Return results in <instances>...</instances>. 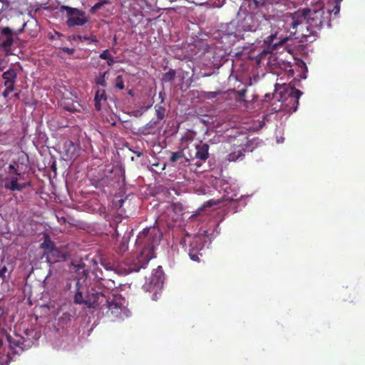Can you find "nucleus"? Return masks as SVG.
<instances>
[{
  "label": "nucleus",
  "mask_w": 365,
  "mask_h": 365,
  "mask_svg": "<svg viewBox=\"0 0 365 365\" xmlns=\"http://www.w3.org/2000/svg\"><path fill=\"white\" fill-rule=\"evenodd\" d=\"M220 94H221V92H215V91H203L202 92V96L208 100L215 98Z\"/></svg>",
  "instance_id": "27"
},
{
  "label": "nucleus",
  "mask_w": 365,
  "mask_h": 365,
  "mask_svg": "<svg viewBox=\"0 0 365 365\" xmlns=\"http://www.w3.org/2000/svg\"><path fill=\"white\" fill-rule=\"evenodd\" d=\"M135 153H136L138 157L142 155V153L141 152H135Z\"/></svg>",
  "instance_id": "44"
},
{
  "label": "nucleus",
  "mask_w": 365,
  "mask_h": 365,
  "mask_svg": "<svg viewBox=\"0 0 365 365\" xmlns=\"http://www.w3.org/2000/svg\"><path fill=\"white\" fill-rule=\"evenodd\" d=\"M257 7L263 6L266 4H274L277 0H252Z\"/></svg>",
  "instance_id": "29"
},
{
  "label": "nucleus",
  "mask_w": 365,
  "mask_h": 365,
  "mask_svg": "<svg viewBox=\"0 0 365 365\" xmlns=\"http://www.w3.org/2000/svg\"><path fill=\"white\" fill-rule=\"evenodd\" d=\"M4 80V84L15 83L17 78V72L14 68H9L2 74Z\"/></svg>",
  "instance_id": "15"
},
{
  "label": "nucleus",
  "mask_w": 365,
  "mask_h": 365,
  "mask_svg": "<svg viewBox=\"0 0 365 365\" xmlns=\"http://www.w3.org/2000/svg\"><path fill=\"white\" fill-rule=\"evenodd\" d=\"M110 54L109 53V51L108 49L104 50L100 55L99 58L101 59L107 60L110 58Z\"/></svg>",
  "instance_id": "32"
},
{
  "label": "nucleus",
  "mask_w": 365,
  "mask_h": 365,
  "mask_svg": "<svg viewBox=\"0 0 365 365\" xmlns=\"http://www.w3.org/2000/svg\"><path fill=\"white\" fill-rule=\"evenodd\" d=\"M189 150L188 158H186V162L190 160L196 159L197 161L195 163L197 167H200L209 158V145L206 143H200L195 145L194 149Z\"/></svg>",
  "instance_id": "8"
},
{
  "label": "nucleus",
  "mask_w": 365,
  "mask_h": 365,
  "mask_svg": "<svg viewBox=\"0 0 365 365\" xmlns=\"http://www.w3.org/2000/svg\"><path fill=\"white\" fill-rule=\"evenodd\" d=\"M107 100V96H106V91L105 90L103 89H98L96 92V94H95V98H94V101H106Z\"/></svg>",
  "instance_id": "24"
},
{
  "label": "nucleus",
  "mask_w": 365,
  "mask_h": 365,
  "mask_svg": "<svg viewBox=\"0 0 365 365\" xmlns=\"http://www.w3.org/2000/svg\"><path fill=\"white\" fill-rule=\"evenodd\" d=\"M8 340L9 341L10 346L12 348L20 347L22 344L19 340L16 341L13 339L11 336H8Z\"/></svg>",
  "instance_id": "31"
},
{
  "label": "nucleus",
  "mask_w": 365,
  "mask_h": 365,
  "mask_svg": "<svg viewBox=\"0 0 365 365\" xmlns=\"http://www.w3.org/2000/svg\"><path fill=\"white\" fill-rule=\"evenodd\" d=\"M330 16V12L324 11L322 7L299 9L286 14V29L290 36L299 39L300 42H312L313 40L309 38L314 39L324 26H331Z\"/></svg>",
  "instance_id": "1"
},
{
  "label": "nucleus",
  "mask_w": 365,
  "mask_h": 365,
  "mask_svg": "<svg viewBox=\"0 0 365 365\" xmlns=\"http://www.w3.org/2000/svg\"><path fill=\"white\" fill-rule=\"evenodd\" d=\"M185 158L186 160V158H188V156H186L185 154L183 153V151H178V152H172L171 155L170 157V163L174 165L177 161L182 158Z\"/></svg>",
  "instance_id": "18"
},
{
  "label": "nucleus",
  "mask_w": 365,
  "mask_h": 365,
  "mask_svg": "<svg viewBox=\"0 0 365 365\" xmlns=\"http://www.w3.org/2000/svg\"><path fill=\"white\" fill-rule=\"evenodd\" d=\"M248 139L244 134H240L237 136H230L227 143L230 147V153L227 155L229 161H236L244 156L245 147Z\"/></svg>",
  "instance_id": "6"
},
{
  "label": "nucleus",
  "mask_w": 365,
  "mask_h": 365,
  "mask_svg": "<svg viewBox=\"0 0 365 365\" xmlns=\"http://www.w3.org/2000/svg\"><path fill=\"white\" fill-rule=\"evenodd\" d=\"M107 73H108V71L102 72V73H100L99 76H98L96 78V83L98 85H100V86H101L103 87H106L107 83H106V76L107 75Z\"/></svg>",
  "instance_id": "22"
},
{
  "label": "nucleus",
  "mask_w": 365,
  "mask_h": 365,
  "mask_svg": "<svg viewBox=\"0 0 365 365\" xmlns=\"http://www.w3.org/2000/svg\"><path fill=\"white\" fill-rule=\"evenodd\" d=\"M84 268H85V264L83 262H81L76 265V270L80 271L81 269H83V271H82L83 274L86 275L88 273V271H86Z\"/></svg>",
  "instance_id": "34"
},
{
  "label": "nucleus",
  "mask_w": 365,
  "mask_h": 365,
  "mask_svg": "<svg viewBox=\"0 0 365 365\" xmlns=\"http://www.w3.org/2000/svg\"><path fill=\"white\" fill-rule=\"evenodd\" d=\"M164 280V273L162 267L158 266L157 269H154L150 277V284L156 287H160Z\"/></svg>",
  "instance_id": "14"
},
{
  "label": "nucleus",
  "mask_w": 365,
  "mask_h": 365,
  "mask_svg": "<svg viewBox=\"0 0 365 365\" xmlns=\"http://www.w3.org/2000/svg\"><path fill=\"white\" fill-rule=\"evenodd\" d=\"M110 3L109 0H101V1L96 3L94 6H93L90 9V13L94 14L98 10H99L103 5L108 4Z\"/></svg>",
  "instance_id": "23"
},
{
  "label": "nucleus",
  "mask_w": 365,
  "mask_h": 365,
  "mask_svg": "<svg viewBox=\"0 0 365 365\" xmlns=\"http://www.w3.org/2000/svg\"><path fill=\"white\" fill-rule=\"evenodd\" d=\"M55 247V244L50 239L49 236L46 235L44 241L41 244L40 247L44 250L43 256H45L48 252H49L51 249Z\"/></svg>",
  "instance_id": "16"
},
{
  "label": "nucleus",
  "mask_w": 365,
  "mask_h": 365,
  "mask_svg": "<svg viewBox=\"0 0 365 365\" xmlns=\"http://www.w3.org/2000/svg\"><path fill=\"white\" fill-rule=\"evenodd\" d=\"M114 63H115V60H114V58L112 56H110V58L107 59V64H108V66H111Z\"/></svg>",
  "instance_id": "38"
},
{
  "label": "nucleus",
  "mask_w": 365,
  "mask_h": 365,
  "mask_svg": "<svg viewBox=\"0 0 365 365\" xmlns=\"http://www.w3.org/2000/svg\"><path fill=\"white\" fill-rule=\"evenodd\" d=\"M81 41H87L88 42H91V43H97L98 42V40L96 37V36L95 35H90V36H78V37Z\"/></svg>",
  "instance_id": "28"
},
{
  "label": "nucleus",
  "mask_w": 365,
  "mask_h": 365,
  "mask_svg": "<svg viewBox=\"0 0 365 365\" xmlns=\"http://www.w3.org/2000/svg\"><path fill=\"white\" fill-rule=\"evenodd\" d=\"M7 269L4 266L2 269H0V277H4V274L6 273Z\"/></svg>",
  "instance_id": "40"
},
{
  "label": "nucleus",
  "mask_w": 365,
  "mask_h": 365,
  "mask_svg": "<svg viewBox=\"0 0 365 365\" xmlns=\"http://www.w3.org/2000/svg\"><path fill=\"white\" fill-rule=\"evenodd\" d=\"M61 11H66V25L69 27L81 26L89 21L86 13L76 8H72L68 6H61Z\"/></svg>",
  "instance_id": "7"
},
{
  "label": "nucleus",
  "mask_w": 365,
  "mask_h": 365,
  "mask_svg": "<svg viewBox=\"0 0 365 365\" xmlns=\"http://www.w3.org/2000/svg\"><path fill=\"white\" fill-rule=\"evenodd\" d=\"M69 256L70 255L68 252L55 246L44 257H46L48 263L54 264L59 262L66 261Z\"/></svg>",
  "instance_id": "11"
},
{
  "label": "nucleus",
  "mask_w": 365,
  "mask_h": 365,
  "mask_svg": "<svg viewBox=\"0 0 365 365\" xmlns=\"http://www.w3.org/2000/svg\"><path fill=\"white\" fill-rule=\"evenodd\" d=\"M157 123H158V121L151 120L146 124V127L148 128H154L157 125Z\"/></svg>",
  "instance_id": "37"
},
{
  "label": "nucleus",
  "mask_w": 365,
  "mask_h": 365,
  "mask_svg": "<svg viewBox=\"0 0 365 365\" xmlns=\"http://www.w3.org/2000/svg\"><path fill=\"white\" fill-rule=\"evenodd\" d=\"M95 108L97 110H101V101H95Z\"/></svg>",
  "instance_id": "39"
},
{
  "label": "nucleus",
  "mask_w": 365,
  "mask_h": 365,
  "mask_svg": "<svg viewBox=\"0 0 365 365\" xmlns=\"http://www.w3.org/2000/svg\"><path fill=\"white\" fill-rule=\"evenodd\" d=\"M1 2L4 3L5 0H0Z\"/></svg>",
  "instance_id": "51"
},
{
  "label": "nucleus",
  "mask_w": 365,
  "mask_h": 365,
  "mask_svg": "<svg viewBox=\"0 0 365 365\" xmlns=\"http://www.w3.org/2000/svg\"><path fill=\"white\" fill-rule=\"evenodd\" d=\"M274 38H276L275 35H270L264 39V43L269 46L272 44V48H275L277 45L284 42V41H280L279 42L273 43Z\"/></svg>",
  "instance_id": "25"
},
{
  "label": "nucleus",
  "mask_w": 365,
  "mask_h": 365,
  "mask_svg": "<svg viewBox=\"0 0 365 365\" xmlns=\"http://www.w3.org/2000/svg\"><path fill=\"white\" fill-rule=\"evenodd\" d=\"M62 50L63 51H64L65 53L69 54V55H71L74 53L75 51V49L74 48H68V47H63L62 48Z\"/></svg>",
  "instance_id": "36"
},
{
  "label": "nucleus",
  "mask_w": 365,
  "mask_h": 365,
  "mask_svg": "<svg viewBox=\"0 0 365 365\" xmlns=\"http://www.w3.org/2000/svg\"><path fill=\"white\" fill-rule=\"evenodd\" d=\"M65 147L66 148V152H67L68 156L73 158L76 155V153H75L76 147L71 141L67 142L65 145Z\"/></svg>",
  "instance_id": "21"
},
{
  "label": "nucleus",
  "mask_w": 365,
  "mask_h": 365,
  "mask_svg": "<svg viewBox=\"0 0 365 365\" xmlns=\"http://www.w3.org/2000/svg\"><path fill=\"white\" fill-rule=\"evenodd\" d=\"M115 88L119 90H123L125 88L123 78L121 75H118L115 80Z\"/></svg>",
  "instance_id": "26"
},
{
  "label": "nucleus",
  "mask_w": 365,
  "mask_h": 365,
  "mask_svg": "<svg viewBox=\"0 0 365 365\" xmlns=\"http://www.w3.org/2000/svg\"><path fill=\"white\" fill-rule=\"evenodd\" d=\"M280 97L278 101H282V106L288 112H295L299 105V99L302 92L294 87H287L284 89V93H279Z\"/></svg>",
  "instance_id": "5"
},
{
  "label": "nucleus",
  "mask_w": 365,
  "mask_h": 365,
  "mask_svg": "<svg viewBox=\"0 0 365 365\" xmlns=\"http://www.w3.org/2000/svg\"><path fill=\"white\" fill-rule=\"evenodd\" d=\"M21 31H22V29L19 30V32L15 33V34H16V35H17V34H19V33H21Z\"/></svg>",
  "instance_id": "50"
},
{
  "label": "nucleus",
  "mask_w": 365,
  "mask_h": 365,
  "mask_svg": "<svg viewBox=\"0 0 365 365\" xmlns=\"http://www.w3.org/2000/svg\"><path fill=\"white\" fill-rule=\"evenodd\" d=\"M176 76V71L170 68L168 72L165 73L161 78L162 82L168 83L173 81Z\"/></svg>",
  "instance_id": "17"
},
{
  "label": "nucleus",
  "mask_w": 365,
  "mask_h": 365,
  "mask_svg": "<svg viewBox=\"0 0 365 365\" xmlns=\"http://www.w3.org/2000/svg\"><path fill=\"white\" fill-rule=\"evenodd\" d=\"M83 282L79 279L76 282L73 297L74 304L83 305L88 309H96L99 307V303L106 302V292L98 287L89 288Z\"/></svg>",
  "instance_id": "3"
},
{
  "label": "nucleus",
  "mask_w": 365,
  "mask_h": 365,
  "mask_svg": "<svg viewBox=\"0 0 365 365\" xmlns=\"http://www.w3.org/2000/svg\"><path fill=\"white\" fill-rule=\"evenodd\" d=\"M160 240V234L155 227L144 229L136 239L138 253L133 259L126 262L128 271L136 272L145 268L149 261L155 257V249Z\"/></svg>",
  "instance_id": "2"
},
{
  "label": "nucleus",
  "mask_w": 365,
  "mask_h": 365,
  "mask_svg": "<svg viewBox=\"0 0 365 365\" xmlns=\"http://www.w3.org/2000/svg\"><path fill=\"white\" fill-rule=\"evenodd\" d=\"M66 288H67L68 289H71V284H68L66 285Z\"/></svg>",
  "instance_id": "48"
},
{
  "label": "nucleus",
  "mask_w": 365,
  "mask_h": 365,
  "mask_svg": "<svg viewBox=\"0 0 365 365\" xmlns=\"http://www.w3.org/2000/svg\"><path fill=\"white\" fill-rule=\"evenodd\" d=\"M106 302L99 303V307L96 309H102L103 312L106 311V314L113 318H121L123 314L125 307L122 305L120 299L114 296H110V293H106Z\"/></svg>",
  "instance_id": "4"
},
{
  "label": "nucleus",
  "mask_w": 365,
  "mask_h": 365,
  "mask_svg": "<svg viewBox=\"0 0 365 365\" xmlns=\"http://www.w3.org/2000/svg\"><path fill=\"white\" fill-rule=\"evenodd\" d=\"M220 202V200H210L205 202L204 206L205 207H212L218 205Z\"/></svg>",
  "instance_id": "33"
},
{
  "label": "nucleus",
  "mask_w": 365,
  "mask_h": 365,
  "mask_svg": "<svg viewBox=\"0 0 365 365\" xmlns=\"http://www.w3.org/2000/svg\"><path fill=\"white\" fill-rule=\"evenodd\" d=\"M203 247L204 244L201 237L194 236L192 237L187 250L190 259L199 262L200 257L202 256L201 251Z\"/></svg>",
  "instance_id": "9"
},
{
  "label": "nucleus",
  "mask_w": 365,
  "mask_h": 365,
  "mask_svg": "<svg viewBox=\"0 0 365 365\" xmlns=\"http://www.w3.org/2000/svg\"><path fill=\"white\" fill-rule=\"evenodd\" d=\"M1 34L6 36V38L1 41L0 46L5 51H8L11 48V46L14 43V32L9 27H4L1 31Z\"/></svg>",
  "instance_id": "13"
},
{
  "label": "nucleus",
  "mask_w": 365,
  "mask_h": 365,
  "mask_svg": "<svg viewBox=\"0 0 365 365\" xmlns=\"http://www.w3.org/2000/svg\"><path fill=\"white\" fill-rule=\"evenodd\" d=\"M155 110L159 120H163L165 117L166 110L164 106L157 104L155 106Z\"/></svg>",
  "instance_id": "20"
},
{
  "label": "nucleus",
  "mask_w": 365,
  "mask_h": 365,
  "mask_svg": "<svg viewBox=\"0 0 365 365\" xmlns=\"http://www.w3.org/2000/svg\"><path fill=\"white\" fill-rule=\"evenodd\" d=\"M14 84L15 83H8L4 84V86L6 87V90H7L9 93L14 91Z\"/></svg>",
  "instance_id": "35"
},
{
  "label": "nucleus",
  "mask_w": 365,
  "mask_h": 365,
  "mask_svg": "<svg viewBox=\"0 0 365 365\" xmlns=\"http://www.w3.org/2000/svg\"><path fill=\"white\" fill-rule=\"evenodd\" d=\"M2 180H4L2 175H0V182L2 183Z\"/></svg>",
  "instance_id": "47"
},
{
  "label": "nucleus",
  "mask_w": 365,
  "mask_h": 365,
  "mask_svg": "<svg viewBox=\"0 0 365 365\" xmlns=\"http://www.w3.org/2000/svg\"><path fill=\"white\" fill-rule=\"evenodd\" d=\"M165 168H166V163H164L163 164V165H162L161 168H160V170H161V171L164 170L165 169Z\"/></svg>",
  "instance_id": "42"
},
{
  "label": "nucleus",
  "mask_w": 365,
  "mask_h": 365,
  "mask_svg": "<svg viewBox=\"0 0 365 365\" xmlns=\"http://www.w3.org/2000/svg\"><path fill=\"white\" fill-rule=\"evenodd\" d=\"M9 93H10L7 90L4 89V91L2 93V96H4V98H6L9 96Z\"/></svg>",
  "instance_id": "41"
},
{
  "label": "nucleus",
  "mask_w": 365,
  "mask_h": 365,
  "mask_svg": "<svg viewBox=\"0 0 365 365\" xmlns=\"http://www.w3.org/2000/svg\"><path fill=\"white\" fill-rule=\"evenodd\" d=\"M14 96L15 98H18L19 97V93H16Z\"/></svg>",
  "instance_id": "46"
},
{
  "label": "nucleus",
  "mask_w": 365,
  "mask_h": 365,
  "mask_svg": "<svg viewBox=\"0 0 365 365\" xmlns=\"http://www.w3.org/2000/svg\"><path fill=\"white\" fill-rule=\"evenodd\" d=\"M19 176H20V173H13L4 178V180H2L4 187L11 191L21 192L27 187L31 186L30 182L19 183Z\"/></svg>",
  "instance_id": "10"
},
{
  "label": "nucleus",
  "mask_w": 365,
  "mask_h": 365,
  "mask_svg": "<svg viewBox=\"0 0 365 365\" xmlns=\"http://www.w3.org/2000/svg\"><path fill=\"white\" fill-rule=\"evenodd\" d=\"M128 242L127 240H125L124 237L122 239L118 247L115 248L116 252L118 254H123L125 251L128 250Z\"/></svg>",
  "instance_id": "19"
},
{
  "label": "nucleus",
  "mask_w": 365,
  "mask_h": 365,
  "mask_svg": "<svg viewBox=\"0 0 365 365\" xmlns=\"http://www.w3.org/2000/svg\"><path fill=\"white\" fill-rule=\"evenodd\" d=\"M282 0H277L274 4L281 2Z\"/></svg>",
  "instance_id": "49"
},
{
  "label": "nucleus",
  "mask_w": 365,
  "mask_h": 365,
  "mask_svg": "<svg viewBox=\"0 0 365 365\" xmlns=\"http://www.w3.org/2000/svg\"><path fill=\"white\" fill-rule=\"evenodd\" d=\"M155 298H157V292H155L153 294V299H155Z\"/></svg>",
  "instance_id": "45"
},
{
  "label": "nucleus",
  "mask_w": 365,
  "mask_h": 365,
  "mask_svg": "<svg viewBox=\"0 0 365 365\" xmlns=\"http://www.w3.org/2000/svg\"><path fill=\"white\" fill-rule=\"evenodd\" d=\"M259 24L252 15H247L237 25V30L240 31L254 32L257 30Z\"/></svg>",
  "instance_id": "12"
},
{
  "label": "nucleus",
  "mask_w": 365,
  "mask_h": 365,
  "mask_svg": "<svg viewBox=\"0 0 365 365\" xmlns=\"http://www.w3.org/2000/svg\"><path fill=\"white\" fill-rule=\"evenodd\" d=\"M19 168V164L16 163H13L9 164L8 168V174L12 175L13 173H19L17 168Z\"/></svg>",
  "instance_id": "30"
},
{
  "label": "nucleus",
  "mask_w": 365,
  "mask_h": 365,
  "mask_svg": "<svg viewBox=\"0 0 365 365\" xmlns=\"http://www.w3.org/2000/svg\"><path fill=\"white\" fill-rule=\"evenodd\" d=\"M159 165H160V163H158V162L152 164V166L156 167V168L158 167Z\"/></svg>",
  "instance_id": "43"
}]
</instances>
